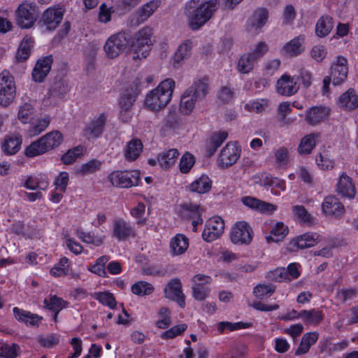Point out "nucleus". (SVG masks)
Returning a JSON list of instances; mask_svg holds the SVG:
<instances>
[{"label":"nucleus","mask_w":358,"mask_h":358,"mask_svg":"<svg viewBox=\"0 0 358 358\" xmlns=\"http://www.w3.org/2000/svg\"><path fill=\"white\" fill-rule=\"evenodd\" d=\"M64 15L62 8H50L43 14V20L48 29H54L61 22Z\"/></svg>","instance_id":"nucleus-26"},{"label":"nucleus","mask_w":358,"mask_h":358,"mask_svg":"<svg viewBox=\"0 0 358 358\" xmlns=\"http://www.w3.org/2000/svg\"><path fill=\"white\" fill-rule=\"evenodd\" d=\"M189 245L188 239L182 234L176 235L171 242L173 254L179 255L185 252Z\"/></svg>","instance_id":"nucleus-40"},{"label":"nucleus","mask_w":358,"mask_h":358,"mask_svg":"<svg viewBox=\"0 0 358 358\" xmlns=\"http://www.w3.org/2000/svg\"><path fill=\"white\" fill-rule=\"evenodd\" d=\"M153 31L149 27L141 29L134 36L133 46L134 48V59L146 58L150 51L152 45Z\"/></svg>","instance_id":"nucleus-4"},{"label":"nucleus","mask_w":358,"mask_h":358,"mask_svg":"<svg viewBox=\"0 0 358 358\" xmlns=\"http://www.w3.org/2000/svg\"><path fill=\"white\" fill-rule=\"evenodd\" d=\"M211 187V180L206 176H201L189 185V190L199 194L208 192Z\"/></svg>","instance_id":"nucleus-42"},{"label":"nucleus","mask_w":358,"mask_h":358,"mask_svg":"<svg viewBox=\"0 0 358 358\" xmlns=\"http://www.w3.org/2000/svg\"><path fill=\"white\" fill-rule=\"evenodd\" d=\"M13 314L17 320L32 326L38 325L43 319L42 317L36 314H33L17 307L13 308Z\"/></svg>","instance_id":"nucleus-30"},{"label":"nucleus","mask_w":358,"mask_h":358,"mask_svg":"<svg viewBox=\"0 0 358 358\" xmlns=\"http://www.w3.org/2000/svg\"><path fill=\"white\" fill-rule=\"evenodd\" d=\"M197 101L188 92L185 91L180 99L179 108L180 113L184 115H189L193 111Z\"/></svg>","instance_id":"nucleus-41"},{"label":"nucleus","mask_w":358,"mask_h":358,"mask_svg":"<svg viewBox=\"0 0 358 358\" xmlns=\"http://www.w3.org/2000/svg\"><path fill=\"white\" fill-rule=\"evenodd\" d=\"M22 140L17 136L8 137L2 145L3 150L8 155H14L20 148Z\"/></svg>","instance_id":"nucleus-46"},{"label":"nucleus","mask_w":358,"mask_h":358,"mask_svg":"<svg viewBox=\"0 0 358 358\" xmlns=\"http://www.w3.org/2000/svg\"><path fill=\"white\" fill-rule=\"evenodd\" d=\"M174 88L175 81L173 79L167 78L162 81L147 94L145 99V107L152 111L163 109L170 102Z\"/></svg>","instance_id":"nucleus-1"},{"label":"nucleus","mask_w":358,"mask_h":358,"mask_svg":"<svg viewBox=\"0 0 358 358\" xmlns=\"http://www.w3.org/2000/svg\"><path fill=\"white\" fill-rule=\"evenodd\" d=\"M107 122V115L104 113L92 119L83 129L84 136L87 138H97L101 136Z\"/></svg>","instance_id":"nucleus-13"},{"label":"nucleus","mask_w":358,"mask_h":358,"mask_svg":"<svg viewBox=\"0 0 358 358\" xmlns=\"http://www.w3.org/2000/svg\"><path fill=\"white\" fill-rule=\"evenodd\" d=\"M50 122L51 118L49 116L34 119L28 123L29 126L26 130L27 135L31 138L38 136L48 128Z\"/></svg>","instance_id":"nucleus-28"},{"label":"nucleus","mask_w":358,"mask_h":358,"mask_svg":"<svg viewBox=\"0 0 358 358\" xmlns=\"http://www.w3.org/2000/svg\"><path fill=\"white\" fill-rule=\"evenodd\" d=\"M316 163L322 170H329L334 167V162L331 159L329 155L326 151L320 152L316 156Z\"/></svg>","instance_id":"nucleus-53"},{"label":"nucleus","mask_w":358,"mask_h":358,"mask_svg":"<svg viewBox=\"0 0 358 358\" xmlns=\"http://www.w3.org/2000/svg\"><path fill=\"white\" fill-rule=\"evenodd\" d=\"M36 110L29 103H25L19 108L17 117L23 124H28L34 120Z\"/></svg>","instance_id":"nucleus-39"},{"label":"nucleus","mask_w":358,"mask_h":358,"mask_svg":"<svg viewBox=\"0 0 358 358\" xmlns=\"http://www.w3.org/2000/svg\"><path fill=\"white\" fill-rule=\"evenodd\" d=\"M336 103L345 111H352L358 108V94L354 89L350 88L338 96Z\"/></svg>","instance_id":"nucleus-19"},{"label":"nucleus","mask_w":358,"mask_h":358,"mask_svg":"<svg viewBox=\"0 0 358 358\" xmlns=\"http://www.w3.org/2000/svg\"><path fill=\"white\" fill-rule=\"evenodd\" d=\"M250 327L249 323H243L241 322L232 323L230 322H221L218 324L217 329L220 333H223L225 329H229V331H234L241 329H245Z\"/></svg>","instance_id":"nucleus-56"},{"label":"nucleus","mask_w":358,"mask_h":358,"mask_svg":"<svg viewBox=\"0 0 358 358\" xmlns=\"http://www.w3.org/2000/svg\"><path fill=\"white\" fill-rule=\"evenodd\" d=\"M143 150V144L140 140L133 139L130 141L125 149H124V157L128 161H134L140 155Z\"/></svg>","instance_id":"nucleus-34"},{"label":"nucleus","mask_w":358,"mask_h":358,"mask_svg":"<svg viewBox=\"0 0 358 358\" xmlns=\"http://www.w3.org/2000/svg\"><path fill=\"white\" fill-rule=\"evenodd\" d=\"M275 162L279 166H286L289 161V151L285 147L278 148L275 152Z\"/></svg>","instance_id":"nucleus-63"},{"label":"nucleus","mask_w":358,"mask_h":358,"mask_svg":"<svg viewBox=\"0 0 358 358\" xmlns=\"http://www.w3.org/2000/svg\"><path fill=\"white\" fill-rule=\"evenodd\" d=\"M70 263L68 258L64 257L50 270V273L55 277L66 275L69 270Z\"/></svg>","instance_id":"nucleus-49"},{"label":"nucleus","mask_w":358,"mask_h":358,"mask_svg":"<svg viewBox=\"0 0 358 358\" xmlns=\"http://www.w3.org/2000/svg\"><path fill=\"white\" fill-rule=\"evenodd\" d=\"M304 41L305 36L299 35L287 42L283 46L282 52L287 56L296 57L305 50Z\"/></svg>","instance_id":"nucleus-24"},{"label":"nucleus","mask_w":358,"mask_h":358,"mask_svg":"<svg viewBox=\"0 0 358 358\" xmlns=\"http://www.w3.org/2000/svg\"><path fill=\"white\" fill-rule=\"evenodd\" d=\"M52 62V55L39 59L32 71L33 79L39 83L43 81L51 69Z\"/></svg>","instance_id":"nucleus-22"},{"label":"nucleus","mask_w":358,"mask_h":358,"mask_svg":"<svg viewBox=\"0 0 358 358\" xmlns=\"http://www.w3.org/2000/svg\"><path fill=\"white\" fill-rule=\"evenodd\" d=\"M179 152L176 149H170L168 151L162 152L157 157V162L160 166L166 169H170L175 164Z\"/></svg>","instance_id":"nucleus-32"},{"label":"nucleus","mask_w":358,"mask_h":358,"mask_svg":"<svg viewBox=\"0 0 358 358\" xmlns=\"http://www.w3.org/2000/svg\"><path fill=\"white\" fill-rule=\"evenodd\" d=\"M19 346L13 343L12 345L3 344L0 348V357L2 358H16L17 350Z\"/></svg>","instance_id":"nucleus-62"},{"label":"nucleus","mask_w":358,"mask_h":358,"mask_svg":"<svg viewBox=\"0 0 358 358\" xmlns=\"http://www.w3.org/2000/svg\"><path fill=\"white\" fill-rule=\"evenodd\" d=\"M257 60L249 52L242 55L238 62V71L241 73H248L252 71Z\"/></svg>","instance_id":"nucleus-44"},{"label":"nucleus","mask_w":358,"mask_h":358,"mask_svg":"<svg viewBox=\"0 0 358 358\" xmlns=\"http://www.w3.org/2000/svg\"><path fill=\"white\" fill-rule=\"evenodd\" d=\"M16 95L14 78L7 70L0 73V105L6 107L13 101Z\"/></svg>","instance_id":"nucleus-6"},{"label":"nucleus","mask_w":358,"mask_h":358,"mask_svg":"<svg viewBox=\"0 0 358 358\" xmlns=\"http://www.w3.org/2000/svg\"><path fill=\"white\" fill-rule=\"evenodd\" d=\"M187 326L185 324H180L176 325L169 330L163 332L161 338L163 339H171L182 334L187 329Z\"/></svg>","instance_id":"nucleus-58"},{"label":"nucleus","mask_w":358,"mask_h":358,"mask_svg":"<svg viewBox=\"0 0 358 358\" xmlns=\"http://www.w3.org/2000/svg\"><path fill=\"white\" fill-rule=\"evenodd\" d=\"M253 231L245 221L237 222L231 228L230 238L234 244L248 245L252 240Z\"/></svg>","instance_id":"nucleus-9"},{"label":"nucleus","mask_w":358,"mask_h":358,"mask_svg":"<svg viewBox=\"0 0 358 358\" xmlns=\"http://www.w3.org/2000/svg\"><path fill=\"white\" fill-rule=\"evenodd\" d=\"M241 148L236 143H228L221 150L217 159L220 168H227L234 164L241 155Z\"/></svg>","instance_id":"nucleus-10"},{"label":"nucleus","mask_w":358,"mask_h":358,"mask_svg":"<svg viewBox=\"0 0 358 358\" xmlns=\"http://www.w3.org/2000/svg\"><path fill=\"white\" fill-rule=\"evenodd\" d=\"M275 290L273 285H259L254 288L253 292L257 298L263 299L271 296Z\"/></svg>","instance_id":"nucleus-54"},{"label":"nucleus","mask_w":358,"mask_h":358,"mask_svg":"<svg viewBox=\"0 0 358 358\" xmlns=\"http://www.w3.org/2000/svg\"><path fill=\"white\" fill-rule=\"evenodd\" d=\"M136 101V96L128 90H125L120 96L119 106L120 108L131 109Z\"/></svg>","instance_id":"nucleus-55"},{"label":"nucleus","mask_w":358,"mask_h":358,"mask_svg":"<svg viewBox=\"0 0 358 358\" xmlns=\"http://www.w3.org/2000/svg\"><path fill=\"white\" fill-rule=\"evenodd\" d=\"M194 157L192 154L186 152L180 159L179 164L180 171L183 173H188L194 166Z\"/></svg>","instance_id":"nucleus-57"},{"label":"nucleus","mask_w":358,"mask_h":358,"mask_svg":"<svg viewBox=\"0 0 358 358\" xmlns=\"http://www.w3.org/2000/svg\"><path fill=\"white\" fill-rule=\"evenodd\" d=\"M69 182V174L67 172H61L56 178L54 185L56 190H59L62 193H64Z\"/></svg>","instance_id":"nucleus-64"},{"label":"nucleus","mask_w":358,"mask_h":358,"mask_svg":"<svg viewBox=\"0 0 358 358\" xmlns=\"http://www.w3.org/2000/svg\"><path fill=\"white\" fill-rule=\"evenodd\" d=\"M224 229V223L220 217H214L207 221L202 233L204 241L211 242L220 237Z\"/></svg>","instance_id":"nucleus-11"},{"label":"nucleus","mask_w":358,"mask_h":358,"mask_svg":"<svg viewBox=\"0 0 358 358\" xmlns=\"http://www.w3.org/2000/svg\"><path fill=\"white\" fill-rule=\"evenodd\" d=\"M348 69L347 59L343 57H338L336 62L331 66V77L334 85H341L348 77Z\"/></svg>","instance_id":"nucleus-18"},{"label":"nucleus","mask_w":358,"mask_h":358,"mask_svg":"<svg viewBox=\"0 0 358 358\" xmlns=\"http://www.w3.org/2000/svg\"><path fill=\"white\" fill-rule=\"evenodd\" d=\"M85 152V148L82 145H78L69 150L62 157V161L64 164H73L79 157L82 156Z\"/></svg>","instance_id":"nucleus-47"},{"label":"nucleus","mask_w":358,"mask_h":358,"mask_svg":"<svg viewBox=\"0 0 358 358\" xmlns=\"http://www.w3.org/2000/svg\"><path fill=\"white\" fill-rule=\"evenodd\" d=\"M39 13L35 3L23 1L15 10L17 24L22 29L31 27L36 21Z\"/></svg>","instance_id":"nucleus-5"},{"label":"nucleus","mask_w":358,"mask_h":358,"mask_svg":"<svg viewBox=\"0 0 358 358\" xmlns=\"http://www.w3.org/2000/svg\"><path fill=\"white\" fill-rule=\"evenodd\" d=\"M95 299L110 308H114L116 306L115 299L111 293L107 292L97 293L96 294Z\"/></svg>","instance_id":"nucleus-59"},{"label":"nucleus","mask_w":358,"mask_h":358,"mask_svg":"<svg viewBox=\"0 0 358 358\" xmlns=\"http://www.w3.org/2000/svg\"><path fill=\"white\" fill-rule=\"evenodd\" d=\"M267 19V10L264 8L257 9L247 22V30L252 34H258L261 28L266 24Z\"/></svg>","instance_id":"nucleus-20"},{"label":"nucleus","mask_w":358,"mask_h":358,"mask_svg":"<svg viewBox=\"0 0 358 358\" xmlns=\"http://www.w3.org/2000/svg\"><path fill=\"white\" fill-rule=\"evenodd\" d=\"M160 5V1L153 0L143 5L138 10L136 15L137 16V22L143 23L147 20L157 10Z\"/></svg>","instance_id":"nucleus-31"},{"label":"nucleus","mask_w":358,"mask_h":358,"mask_svg":"<svg viewBox=\"0 0 358 358\" xmlns=\"http://www.w3.org/2000/svg\"><path fill=\"white\" fill-rule=\"evenodd\" d=\"M195 0L186 4V15L189 19V26L193 30L200 29L211 17L216 10V0H210L195 8Z\"/></svg>","instance_id":"nucleus-2"},{"label":"nucleus","mask_w":358,"mask_h":358,"mask_svg":"<svg viewBox=\"0 0 358 358\" xmlns=\"http://www.w3.org/2000/svg\"><path fill=\"white\" fill-rule=\"evenodd\" d=\"M267 277L270 280L277 282L291 281L290 278L287 277V271L285 268H278L271 271Z\"/></svg>","instance_id":"nucleus-61"},{"label":"nucleus","mask_w":358,"mask_h":358,"mask_svg":"<svg viewBox=\"0 0 358 358\" xmlns=\"http://www.w3.org/2000/svg\"><path fill=\"white\" fill-rule=\"evenodd\" d=\"M180 216L186 220L194 219L196 215H201L203 210L199 205L192 203H186L180 206Z\"/></svg>","instance_id":"nucleus-36"},{"label":"nucleus","mask_w":358,"mask_h":358,"mask_svg":"<svg viewBox=\"0 0 358 358\" xmlns=\"http://www.w3.org/2000/svg\"><path fill=\"white\" fill-rule=\"evenodd\" d=\"M320 241V236L317 233L308 232L292 239L289 243V249H305L313 247Z\"/></svg>","instance_id":"nucleus-17"},{"label":"nucleus","mask_w":358,"mask_h":358,"mask_svg":"<svg viewBox=\"0 0 358 358\" xmlns=\"http://www.w3.org/2000/svg\"><path fill=\"white\" fill-rule=\"evenodd\" d=\"M322 210L327 216L340 218L344 215L345 209L338 198L329 195L324 198L322 203Z\"/></svg>","instance_id":"nucleus-14"},{"label":"nucleus","mask_w":358,"mask_h":358,"mask_svg":"<svg viewBox=\"0 0 358 358\" xmlns=\"http://www.w3.org/2000/svg\"><path fill=\"white\" fill-rule=\"evenodd\" d=\"M301 315L304 323L306 324H317L323 320L322 311L316 309L301 310Z\"/></svg>","instance_id":"nucleus-43"},{"label":"nucleus","mask_w":358,"mask_h":358,"mask_svg":"<svg viewBox=\"0 0 358 358\" xmlns=\"http://www.w3.org/2000/svg\"><path fill=\"white\" fill-rule=\"evenodd\" d=\"M164 294L166 298L177 302L180 307H185V296L182 290L180 279H171L165 287Z\"/></svg>","instance_id":"nucleus-12"},{"label":"nucleus","mask_w":358,"mask_h":358,"mask_svg":"<svg viewBox=\"0 0 358 358\" xmlns=\"http://www.w3.org/2000/svg\"><path fill=\"white\" fill-rule=\"evenodd\" d=\"M192 47L193 43L189 39H187L180 44L173 57L174 68H179L190 57Z\"/></svg>","instance_id":"nucleus-25"},{"label":"nucleus","mask_w":358,"mask_h":358,"mask_svg":"<svg viewBox=\"0 0 358 358\" xmlns=\"http://www.w3.org/2000/svg\"><path fill=\"white\" fill-rule=\"evenodd\" d=\"M208 81L206 78L198 79L186 90L198 101H202L208 94Z\"/></svg>","instance_id":"nucleus-27"},{"label":"nucleus","mask_w":358,"mask_h":358,"mask_svg":"<svg viewBox=\"0 0 358 358\" xmlns=\"http://www.w3.org/2000/svg\"><path fill=\"white\" fill-rule=\"evenodd\" d=\"M289 229L282 222H277L271 230V235L267 237L268 241L278 242L282 241L288 234Z\"/></svg>","instance_id":"nucleus-38"},{"label":"nucleus","mask_w":358,"mask_h":358,"mask_svg":"<svg viewBox=\"0 0 358 358\" xmlns=\"http://www.w3.org/2000/svg\"><path fill=\"white\" fill-rule=\"evenodd\" d=\"M101 162L97 159H92L83 164L77 171L81 176H87L99 171L101 166Z\"/></svg>","instance_id":"nucleus-50"},{"label":"nucleus","mask_w":358,"mask_h":358,"mask_svg":"<svg viewBox=\"0 0 358 358\" xmlns=\"http://www.w3.org/2000/svg\"><path fill=\"white\" fill-rule=\"evenodd\" d=\"M294 217L300 222L310 224L313 222L312 215L307 211L303 206L296 205L292 207Z\"/></svg>","instance_id":"nucleus-48"},{"label":"nucleus","mask_w":358,"mask_h":358,"mask_svg":"<svg viewBox=\"0 0 358 358\" xmlns=\"http://www.w3.org/2000/svg\"><path fill=\"white\" fill-rule=\"evenodd\" d=\"M135 236V231L131 224L123 219L115 220L113 222V236L118 241H124Z\"/></svg>","instance_id":"nucleus-21"},{"label":"nucleus","mask_w":358,"mask_h":358,"mask_svg":"<svg viewBox=\"0 0 358 358\" xmlns=\"http://www.w3.org/2000/svg\"><path fill=\"white\" fill-rule=\"evenodd\" d=\"M334 25L332 17L328 15L322 16L315 26L316 35L320 38L327 36L332 30Z\"/></svg>","instance_id":"nucleus-33"},{"label":"nucleus","mask_w":358,"mask_h":358,"mask_svg":"<svg viewBox=\"0 0 358 358\" xmlns=\"http://www.w3.org/2000/svg\"><path fill=\"white\" fill-rule=\"evenodd\" d=\"M275 87L278 94L289 96L297 92L299 86L294 77L285 74L278 80Z\"/></svg>","instance_id":"nucleus-16"},{"label":"nucleus","mask_w":358,"mask_h":358,"mask_svg":"<svg viewBox=\"0 0 358 358\" xmlns=\"http://www.w3.org/2000/svg\"><path fill=\"white\" fill-rule=\"evenodd\" d=\"M129 44V36L125 32H119L108 38L103 49L108 57L113 59L122 53Z\"/></svg>","instance_id":"nucleus-7"},{"label":"nucleus","mask_w":358,"mask_h":358,"mask_svg":"<svg viewBox=\"0 0 358 358\" xmlns=\"http://www.w3.org/2000/svg\"><path fill=\"white\" fill-rule=\"evenodd\" d=\"M153 286L145 281H138L131 286V292L138 296H145L152 293Z\"/></svg>","instance_id":"nucleus-51"},{"label":"nucleus","mask_w":358,"mask_h":358,"mask_svg":"<svg viewBox=\"0 0 358 358\" xmlns=\"http://www.w3.org/2000/svg\"><path fill=\"white\" fill-rule=\"evenodd\" d=\"M228 134L225 131H220L213 134L208 145V152L213 155L217 149L227 139Z\"/></svg>","instance_id":"nucleus-52"},{"label":"nucleus","mask_w":358,"mask_h":358,"mask_svg":"<svg viewBox=\"0 0 358 358\" xmlns=\"http://www.w3.org/2000/svg\"><path fill=\"white\" fill-rule=\"evenodd\" d=\"M336 192L343 197L352 199L355 196V187L352 179L345 173H343L339 178Z\"/></svg>","instance_id":"nucleus-23"},{"label":"nucleus","mask_w":358,"mask_h":358,"mask_svg":"<svg viewBox=\"0 0 358 358\" xmlns=\"http://www.w3.org/2000/svg\"><path fill=\"white\" fill-rule=\"evenodd\" d=\"M328 114V110L324 107H312L306 111L305 120L309 125L315 126L324 120Z\"/></svg>","instance_id":"nucleus-29"},{"label":"nucleus","mask_w":358,"mask_h":358,"mask_svg":"<svg viewBox=\"0 0 358 358\" xmlns=\"http://www.w3.org/2000/svg\"><path fill=\"white\" fill-rule=\"evenodd\" d=\"M108 178L113 186L128 188L138 185L140 172L136 170L131 171H115L109 174Z\"/></svg>","instance_id":"nucleus-8"},{"label":"nucleus","mask_w":358,"mask_h":358,"mask_svg":"<svg viewBox=\"0 0 358 358\" xmlns=\"http://www.w3.org/2000/svg\"><path fill=\"white\" fill-rule=\"evenodd\" d=\"M320 136L319 134H310L305 136L301 141L298 147V152L300 155H308L315 148V140Z\"/></svg>","instance_id":"nucleus-37"},{"label":"nucleus","mask_w":358,"mask_h":358,"mask_svg":"<svg viewBox=\"0 0 358 358\" xmlns=\"http://www.w3.org/2000/svg\"><path fill=\"white\" fill-rule=\"evenodd\" d=\"M44 307L51 311H61L66 307L67 302L55 295H51L43 301Z\"/></svg>","instance_id":"nucleus-45"},{"label":"nucleus","mask_w":358,"mask_h":358,"mask_svg":"<svg viewBox=\"0 0 358 358\" xmlns=\"http://www.w3.org/2000/svg\"><path fill=\"white\" fill-rule=\"evenodd\" d=\"M241 201L248 208L261 213L272 214L277 210V206L253 196H243L241 199Z\"/></svg>","instance_id":"nucleus-15"},{"label":"nucleus","mask_w":358,"mask_h":358,"mask_svg":"<svg viewBox=\"0 0 358 358\" xmlns=\"http://www.w3.org/2000/svg\"><path fill=\"white\" fill-rule=\"evenodd\" d=\"M63 141L64 137L60 131L55 130L48 132L32 142L27 148L25 154L29 157L45 154L59 147Z\"/></svg>","instance_id":"nucleus-3"},{"label":"nucleus","mask_w":358,"mask_h":358,"mask_svg":"<svg viewBox=\"0 0 358 358\" xmlns=\"http://www.w3.org/2000/svg\"><path fill=\"white\" fill-rule=\"evenodd\" d=\"M193 296L196 300H204L210 293V288L207 286H203L201 283L194 284L192 287Z\"/></svg>","instance_id":"nucleus-60"},{"label":"nucleus","mask_w":358,"mask_h":358,"mask_svg":"<svg viewBox=\"0 0 358 358\" xmlns=\"http://www.w3.org/2000/svg\"><path fill=\"white\" fill-rule=\"evenodd\" d=\"M34 45V41L31 37L25 36L22 41L16 54V59L18 62H24L31 55Z\"/></svg>","instance_id":"nucleus-35"}]
</instances>
